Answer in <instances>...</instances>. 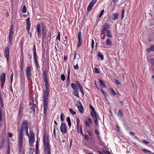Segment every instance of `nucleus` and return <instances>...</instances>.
<instances>
[{"label":"nucleus","instance_id":"nucleus-58","mask_svg":"<svg viewBox=\"0 0 154 154\" xmlns=\"http://www.w3.org/2000/svg\"><path fill=\"white\" fill-rule=\"evenodd\" d=\"M0 103H1V106L2 107H3V106H4V104H3V100H2V98H1V97H0Z\"/></svg>","mask_w":154,"mask_h":154},{"label":"nucleus","instance_id":"nucleus-59","mask_svg":"<svg viewBox=\"0 0 154 154\" xmlns=\"http://www.w3.org/2000/svg\"><path fill=\"white\" fill-rule=\"evenodd\" d=\"M33 53H36V49L35 47V45H34L33 46Z\"/></svg>","mask_w":154,"mask_h":154},{"label":"nucleus","instance_id":"nucleus-18","mask_svg":"<svg viewBox=\"0 0 154 154\" xmlns=\"http://www.w3.org/2000/svg\"><path fill=\"white\" fill-rule=\"evenodd\" d=\"M26 29H27V30H28L30 28V26H31V23L30 21V18L29 17L26 19Z\"/></svg>","mask_w":154,"mask_h":154},{"label":"nucleus","instance_id":"nucleus-3","mask_svg":"<svg viewBox=\"0 0 154 154\" xmlns=\"http://www.w3.org/2000/svg\"><path fill=\"white\" fill-rule=\"evenodd\" d=\"M43 141L45 152L50 151V148L49 143V136L48 135L45 134L44 135Z\"/></svg>","mask_w":154,"mask_h":154},{"label":"nucleus","instance_id":"nucleus-50","mask_svg":"<svg viewBox=\"0 0 154 154\" xmlns=\"http://www.w3.org/2000/svg\"><path fill=\"white\" fill-rule=\"evenodd\" d=\"M56 39L58 40L59 41H60V34L59 32H58V34L57 36Z\"/></svg>","mask_w":154,"mask_h":154},{"label":"nucleus","instance_id":"nucleus-23","mask_svg":"<svg viewBox=\"0 0 154 154\" xmlns=\"http://www.w3.org/2000/svg\"><path fill=\"white\" fill-rule=\"evenodd\" d=\"M117 115L118 117H122L124 116V112L123 110L121 109H120L117 113Z\"/></svg>","mask_w":154,"mask_h":154},{"label":"nucleus","instance_id":"nucleus-61","mask_svg":"<svg viewBox=\"0 0 154 154\" xmlns=\"http://www.w3.org/2000/svg\"><path fill=\"white\" fill-rule=\"evenodd\" d=\"M73 55L74 56L73 60H74L76 58V52L75 51H74Z\"/></svg>","mask_w":154,"mask_h":154},{"label":"nucleus","instance_id":"nucleus-57","mask_svg":"<svg viewBox=\"0 0 154 154\" xmlns=\"http://www.w3.org/2000/svg\"><path fill=\"white\" fill-rule=\"evenodd\" d=\"M74 68L75 70H78L79 69V67L78 64H76V65H74Z\"/></svg>","mask_w":154,"mask_h":154},{"label":"nucleus","instance_id":"nucleus-5","mask_svg":"<svg viewBox=\"0 0 154 154\" xmlns=\"http://www.w3.org/2000/svg\"><path fill=\"white\" fill-rule=\"evenodd\" d=\"M60 129L61 132L63 134L64 137L66 138L64 134L67 133V130L66 125L64 122H63L61 123Z\"/></svg>","mask_w":154,"mask_h":154},{"label":"nucleus","instance_id":"nucleus-11","mask_svg":"<svg viewBox=\"0 0 154 154\" xmlns=\"http://www.w3.org/2000/svg\"><path fill=\"white\" fill-rule=\"evenodd\" d=\"M26 76L27 79L29 80L31 76V69L29 67L27 66L26 69Z\"/></svg>","mask_w":154,"mask_h":154},{"label":"nucleus","instance_id":"nucleus-22","mask_svg":"<svg viewBox=\"0 0 154 154\" xmlns=\"http://www.w3.org/2000/svg\"><path fill=\"white\" fill-rule=\"evenodd\" d=\"M105 35L107 37L112 38V36L111 31L110 30H108L105 31Z\"/></svg>","mask_w":154,"mask_h":154},{"label":"nucleus","instance_id":"nucleus-49","mask_svg":"<svg viewBox=\"0 0 154 154\" xmlns=\"http://www.w3.org/2000/svg\"><path fill=\"white\" fill-rule=\"evenodd\" d=\"M122 15L121 16V19H122L125 16L124 15V9H122Z\"/></svg>","mask_w":154,"mask_h":154},{"label":"nucleus","instance_id":"nucleus-8","mask_svg":"<svg viewBox=\"0 0 154 154\" xmlns=\"http://www.w3.org/2000/svg\"><path fill=\"white\" fill-rule=\"evenodd\" d=\"M0 81L1 84V88H3L4 85L5 81V73H2L0 76Z\"/></svg>","mask_w":154,"mask_h":154},{"label":"nucleus","instance_id":"nucleus-1","mask_svg":"<svg viewBox=\"0 0 154 154\" xmlns=\"http://www.w3.org/2000/svg\"><path fill=\"white\" fill-rule=\"evenodd\" d=\"M21 127L19 130L18 134V150L20 152L22 150L23 139V131L25 129H28V122L27 120H24L21 123Z\"/></svg>","mask_w":154,"mask_h":154},{"label":"nucleus","instance_id":"nucleus-34","mask_svg":"<svg viewBox=\"0 0 154 154\" xmlns=\"http://www.w3.org/2000/svg\"><path fill=\"white\" fill-rule=\"evenodd\" d=\"M147 51L148 52L150 51H154V45H151L150 47L147 49Z\"/></svg>","mask_w":154,"mask_h":154},{"label":"nucleus","instance_id":"nucleus-43","mask_svg":"<svg viewBox=\"0 0 154 154\" xmlns=\"http://www.w3.org/2000/svg\"><path fill=\"white\" fill-rule=\"evenodd\" d=\"M35 67L37 68H39L40 66H39V63H38V60H34Z\"/></svg>","mask_w":154,"mask_h":154},{"label":"nucleus","instance_id":"nucleus-40","mask_svg":"<svg viewBox=\"0 0 154 154\" xmlns=\"http://www.w3.org/2000/svg\"><path fill=\"white\" fill-rule=\"evenodd\" d=\"M64 115L63 113H61V114L60 116V120L62 122H63L64 120Z\"/></svg>","mask_w":154,"mask_h":154},{"label":"nucleus","instance_id":"nucleus-14","mask_svg":"<svg viewBox=\"0 0 154 154\" xmlns=\"http://www.w3.org/2000/svg\"><path fill=\"white\" fill-rule=\"evenodd\" d=\"M11 30H10L8 35L9 42L11 45H12L13 44L14 34L13 32Z\"/></svg>","mask_w":154,"mask_h":154},{"label":"nucleus","instance_id":"nucleus-48","mask_svg":"<svg viewBox=\"0 0 154 154\" xmlns=\"http://www.w3.org/2000/svg\"><path fill=\"white\" fill-rule=\"evenodd\" d=\"M95 72L96 74H99L100 73V71L99 69L97 67H95L94 68Z\"/></svg>","mask_w":154,"mask_h":154},{"label":"nucleus","instance_id":"nucleus-12","mask_svg":"<svg viewBox=\"0 0 154 154\" xmlns=\"http://www.w3.org/2000/svg\"><path fill=\"white\" fill-rule=\"evenodd\" d=\"M4 54V57L6 58L7 61H8L9 59V50L8 47L5 48Z\"/></svg>","mask_w":154,"mask_h":154},{"label":"nucleus","instance_id":"nucleus-33","mask_svg":"<svg viewBox=\"0 0 154 154\" xmlns=\"http://www.w3.org/2000/svg\"><path fill=\"white\" fill-rule=\"evenodd\" d=\"M110 93H111L112 94L113 96H116V95H117V93L116 92L115 90L113 89V88H111L110 89Z\"/></svg>","mask_w":154,"mask_h":154},{"label":"nucleus","instance_id":"nucleus-37","mask_svg":"<svg viewBox=\"0 0 154 154\" xmlns=\"http://www.w3.org/2000/svg\"><path fill=\"white\" fill-rule=\"evenodd\" d=\"M20 69L21 70H22L23 69V59L22 60H20Z\"/></svg>","mask_w":154,"mask_h":154},{"label":"nucleus","instance_id":"nucleus-2","mask_svg":"<svg viewBox=\"0 0 154 154\" xmlns=\"http://www.w3.org/2000/svg\"><path fill=\"white\" fill-rule=\"evenodd\" d=\"M80 120L78 118H77L76 122H77V126H76V130L77 133L78 134L80 133L84 137L85 139L86 140H88L90 139L88 135L86 134H84L83 133L82 130V125H81L80 127Z\"/></svg>","mask_w":154,"mask_h":154},{"label":"nucleus","instance_id":"nucleus-53","mask_svg":"<svg viewBox=\"0 0 154 154\" xmlns=\"http://www.w3.org/2000/svg\"><path fill=\"white\" fill-rule=\"evenodd\" d=\"M87 133L88 135L90 136H92L93 135L92 133L89 130H87L86 131V132L85 133Z\"/></svg>","mask_w":154,"mask_h":154},{"label":"nucleus","instance_id":"nucleus-41","mask_svg":"<svg viewBox=\"0 0 154 154\" xmlns=\"http://www.w3.org/2000/svg\"><path fill=\"white\" fill-rule=\"evenodd\" d=\"M69 112L72 115H75L76 114V112L75 111H73L72 108H70L69 109Z\"/></svg>","mask_w":154,"mask_h":154},{"label":"nucleus","instance_id":"nucleus-17","mask_svg":"<svg viewBox=\"0 0 154 154\" xmlns=\"http://www.w3.org/2000/svg\"><path fill=\"white\" fill-rule=\"evenodd\" d=\"M44 107V114L45 117H46L48 110V103L43 102Z\"/></svg>","mask_w":154,"mask_h":154},{"label":"nucleus","instance_id":"nucleus-60","mask_svg":"<svg viewBox=\"0 0 154 154\" xmlns=\"http://www.w3.org/2000/svg\"><path fill=\"white\" fill-rule=\"evenodd\" d=\"M142 141L144 143L146 144H148L149 143V142L146 140H143Z\"/></svg>","mask_w":154,"mask_h":154},{"label":"nucleus","instance_id":"nucleus-42","mask_svg":"<svg viewBox=\"0 0 154 154\" xmlns=\"http://www.w3.org/2000/svg\"><path fill=\"white\" fill-rule=\"evenodd\" d=\"M40 24L39 23L38 24L36 27V29L37 32L41 31L40 30Z\"/></svg>","mask_w":154,"mask_h":154},{"label":"nucleus","instance_id":"nucleus-6","mask_svg":"<svg viewBox=\"0 0 154 154\" xmlns=\"http://www.w3.org/2000/svg\"><path fill=\"white\" fill-rule=\"evenodd\" d=\"M49 89H45L43 91V102H48V97L49 94Z\"/></svg>","mask_w":154,"mask_h":154},{"label":"nucleus","instance_id":"nucleus-36","mask_svg":"<svg viewBox=\"0 0 154 154\" xmlns=\"http://www.w3.org/2000/svg\"><path fill=\"white\" fill-rule=\"evenodd\" d=\"M4 144V139L3 138L0 143V148H2Z\"/></svg>","mask_w":154,"mask_h":154},{"label":"nucleus","instance_id":"nucleus-63","mask_svg":"<svg viewBox=\"0 0 154 154\" xmlns=\"http://www.w3.org/2000/svg\"><path fill=\"white\" fill-rule=\"evenodd\" d=\"M150 62L152 65H153L154 64V59H151L150 60Z\"/></svg>","mask_w":154,"mask_h":154},{"label":"nucleus","instance_id":"nucleus-25","mask_svg":"<svg viewBox=\"0 0 154 154\" xmlns=\"http://www.w3.org/2000/svg\"><path fill=\"white\" fill-rule=\"evenodd\" d=\"M35 105L34 104V102H33V104L30 108V112H31V111H32L33 112L34 114L35 113Z\"/></svg>","mask_w":154,"mask_h":154},{"label":"nucleus","instance_id":"nucleus-55","mask_svg":"<svg viewBox=\"0 0 154 154\" xmlns=\"http://www.w3.org/2000/svg\"><path fill=\"white\" fill-rule=\"evenodd\" d=\"M54 128L53 130V132L54 136L55 137H56V129H55V126H54Z\"/></svg>","mask_w":154,"mask_h":154},{"label":"nucleus","instance_id":"nucleus-9","mask_svg":"<svg viewBox=\"0 0 154 154\" xmlns=\"http://www.w3.org/2000/svg\"><path fill=\"white\" fill-rule=\"evenodd\" d=\"M97 0H92L88 5L87 8V11L89 12L92 9L93 7L94 4L97 2Z\"/></svg>","mask_w":154,"mask_h":154},{"label":"nucleus","instance_id":"nucleus-31","mask_svg":"<svg viewBox=\"0 0 154 154\" xmlns=\"http://www.w3.org/2000/svg\"><path fill=\"white\" fill-rule=\"evenodd\" d=\"M109 24L107 23H105L103 26V29L105 31L107 30V29L109 28Z\"/></svg>","mask_w":154,"mask_h":154},{"label":"nucleus","instance_id":"nucleus-30","mask_svg":"<svg viewBox=\"0 0 154 154\" xmlns=\"http://www.w3.org/2000/svg\"><path fill=\"white\" fill-rule=\"evenodd\" d=\"M45 83V89H49V84L48 83V79L44 80Z\"/></svg>","mask_w":154,"mask_h":154},{"label":"nucleus","instance_id":"nucleus-20","mask_svg":"<svg viewBox=\"0 0 154 154\" xmlns=\"http://www.w3.org/2000/svg\"><path fill=\"white\" fill-rule=\"evenodd\" d=\"M119 17V14L118 13H113L111 16V19L112 20H116L118 19Z\"/></svg>","mask_w":154,"mask_h":154},{"label":"nucleus","instance_id":"nucleus-44","mask_svg":"<svg viewBox=\"0 0 154 154\" xmlns=\"http://www.w3.org/2000/svg\"><path fill=\"white\" fill-rule=\"evenodd\" d=\"M60 78L62 81H64L65 79V75L63 74H61L60 75Z\"/></svg>","mask_w":154,"mask_h":154},{"label":"nucleus","instance_id":"nucleus-54","mask_svg":"<svg viewBox=\"0 0 154 154\" xmlns=\"http://www.w3.org/2000/svg\"><path fill=\"white\" fill-rule=\"evenodd\" d=\"M95 134L97 135V136L99 135L100 132L97 130L95 129L94 131Z\"/></svg>","mask_w":154,"mask_h":154},{"label":"nucleus","instance_id":"nucleus-45","mask_svg":"<svg viewBox=\"0 0 154 154\" xmlns=\"http://www.w3.org/2000/svg\"><path fill=\"white\" fill-rule=\"evenodd\" d=\"M114 82L117 85H121L120 82L117 79H115Z\"/></svg>","mask_w":154,"mask_h":154},{"label":"nucleus","instance_id":"nucleus-16","mask_svg":"<svg viewBox=\"0 0 154 154\" xmlns=\"http://www.w3.org/2000/svg\"><path fill=\"white\" fill-rule=\"evenodd\" d=\"M23 112V106L22 104H20L19 107L18 116L19 117L21 118L22 117Z\"/></svg>","mask_w":154,"mask_h":154},{"label":"nucleus","instance_id":"nucleus-26","mask_svg":"<svg viewBox=\"0 0 154 154\" xmlns=\"http://www.w3.org/2000/svg\"><path fill=\"white\" fill-rule=\"evenodd\" d=\"M72 88L74 90V91L79 90L76 85L74 83H72L71 84Z\"/></svg>","mask_w":154,"mask_h":154},{"label":"nucleus","instance_id":"nucleus-13","mask_svg":"<svg viewBox=\"0 0 154 154\" xmlns=\"http://www.w3.org/2000/svg\"><path fill=\"white\" fill-rule=\"evenodd\" d=\"M29 143L30 145H32L35 141V135L33 132H30V135L29 137Z\"/></svg>","mask_w":154,"mask_h":154},{"label":"nucleus","instance_id":"nucleus-38","mask_svg":"<svg viewBox=\"0 0 154 154\" xmlns=\"http://www.w3.org/2000/svg\"><path fill=\"white\" fill-rule=\"evenodd\" d=\"M84 151L86 154H94L93 153L91 152H89L90 151L88 149H85L84 150Z\"/></svg>","mask_w":154,"mask_h":154},{"label":"nucleus","instance_id":"nucleus-46","mask_svg":"<svg viewBox=\"0 0 154 154\" xmlns=\"http://www.w3.org/2000/svg\"><path fill=\"white\" fill-rule=\"evenodd\" d=\"M104 10H102L100 12V13L99 15V18H100L102 16V15L104 13Z\"/></svg>","mask_w":154,"mask_h":154},{"label":"nucleus","instance_id":"nucleus-39","mask_svg":"<svg viewBox=\"0 0 154 154\" xmlns=\"http://www.w3.org/2000/svg\"><path fill=\"white\" fill-rule=\"evenodd\" d=\"M26 5H24L23 6V8H22V12L23 13H26Z\"/></svg>","mask_w":154,"mask_h":154},{"label":"nucleus","instance_id":"nucleus-15","mask_svg":"<svg viewBox=\"0 0 154 154\" xmlns=\"http://www.w3.org/2000/svg\"><path fill=\"white\" fill-rule=\"evenodd\" d=\"M41 26L43 36L44 38H46L47 31L46 30L45 27L44 25L43 22L42 23Z\"/></svg>","mask_w":154,"mask_h":154},{"label":"nucleus","instance_id":"nucleus-47","mask_svg":"<svg viewBox=\"0 0 154 154\" xmlns=\"http://www.w3.org/2000/svg\"><path fill=\"white\" fill-rule=\"evenodd\" d=\"M34 60H37L36 53H33Z\"/></svg>","mask_w":154,"mask_h":154},{"label":"nucleus","instance_id":"nucleus-27","mask_svg":"<svg viewBox=\"0 0 154 154\" xmlns=\"http://www.w3.org/2000/svg\"><path fill=\"white\" fill-rule=\"evenodd\" d=\"M106 43L108 45L110 46L112 45V43L109 38H107L106 41Z\"/></svg>","mask_w":154,"mask_h":154},{"label":"nucleus","instance_id":"nucleus-51","mask_svg":"<svg viewBox=\"0 0 154 154\" xmlns=\"http://www.w3.org/2000/svg\"><path fill=\"white\" fill-rule=\"evenodd\" d=\"M13 72H12L11 74V90L12 91H13V90H12V88L11 84H12V81H13Z\"/></svg>","mask_w":154,"mask_h":154},{"label":"nucleus","instance_id":"nucleus-19","mask_svg":"<svg viewBox=\"0 0 154 154\" xmlns=\"http://www.w3.org/2000/svg\"><path fill=\"white\" fill-rule=\"evenodd\" d=\"M99 82L100 83V87L103 88H106L107 87L104 81L101 80V79H99Z\"/></svg>","mask_w":154,"mask_h":154},{"label":"nucleus","instance_id":"nucleus-10","mask_svg":"<svg viewBox=\"0 0 154 154\" xmlns=\"http://www.w3.org/2000/svg\"><path fill=\"white\" fill-rule=\"evenodd\" d=\"M77 36L78 38V41L77 45V47L79 48L82 45V43L83 42L82 38H81L82 32L81 31H80L79 32L77 35Z\"/></svg>","mask_w":154,"mask_h":154},{"label":"nucleus","instance_id":"nucleus-28","mask_svg":"<svg viewBox=\"0 0 154 154\" xmlns=\"http://www.w3.org/2000/svg\"><path fill=\"white\" fill-rule=\"evenodd\" d=\"M97 57L98 58H100L102 60H103L104 56L103 54L100 52H98Z\"/></svg>","mask_w":154,"mask_h":154},{"label":"nucleus","instance_id":"nucleus-4","mask_svg":"<svg viewBox=\"0 0 154 154\" xmlns=\"http://www.w3.org/2000/svg\"><path fill=\"white\" fill-rule=\"evenodd\" d=\"M90 113L95 124L96 125L98 126L99 125L98 120L100 119L98 114L96 112H95L94 113L90 112Z\"/></svg>","mask_w":154,"mask_h":154},{"label":"nucleus","instance_id":"nucleus-32","mask_svg":"<svg viewBox=\"0 0 154 154\" xmlns=\"http://www.w3.org/2000/svg\"><path fill=\"white\" fill-rule=\"evenodd\" d=\"M143 152L145 153H147L148 154H152V152L150 151L145 149H142Z\"/></svg>","mask_w":154,"mask_h":154},{"label":"nucleus","instance_id":"nucleus-21","mask_svg":"<svg viewBox=\"0 0 154 154\" xmlns=\"http://www.w3.org/2000/svg\"><path fill=\"white\" fill-rule=\"evenodd\" d=\"M76 84L77 85L79 89L80 90V91H81V92L83 94V95H84V92L82 88V85H81L80 83L78 82L77 81L76 82Z\"/></svg>","mask_w":154,"mask_h":154},{"label":"nucleus","instance_id":"nucleus-52","mask_svg":"<svg viewBox=\"0 0 154 154\" xmlns=\"http://www.w3.org/2000/svg\"><path fill=\"white\" fill-rule=\"evenodd\" d=\"M90 108L92 110V112H91L94 113L95 112H96L94 108L91 105H90Z\"/></svg>","mask_w":154,"mask_h":154},{"label":"nucleus","instance_id":"nucleus-56","mask_svg":"<svg viewBox=\"0 0 154 154\" xmlns=\"http://www.w3.org/2000/svg\"><path fill=\"white\" fill-rule=\"evenodd\" d=\"M100 90L101 92L105 96L106 94V93L105 92V91L103 89H100Z\"/></svg>","mask_w":154,"mask_h":154},{"label":"nucleus","instance_id":"nucleus-29","mask_svg":"<svg viewBox=\"0 0 154 154\" xmlns=\"http://www.w3.org/2000/svg\"><path fill=\"white\" fill-rule=\"evenodd\" d=\"M78 109L79 111V112L81 113H82L83 112L84 109L83 107V106L81 103H80V106H78Z\"/></svg>","mask_w":154,"mask_h":154},{"label":"nucleus","instance_id":"nucleus-62","mask_svg":"<svg viewBox=\"0 0 154 154\" xmlns=\"http://www.w3.org/2000/svg\"><path fill=\"white\" fill-rule=\"evenodd\" d=\"M91 42H92V45H91L92 48V49H94V40L93 39L92 40Z\"/></svg>","mask_w":154,"mask_h":154},{"label":"nucleus","instance_id":"nucleus-64","mask_svg":"<svg viewBox=\"0 0 154 154\" xmlns=\"http://www.w3.org/2000/svg\"><path fill=\"white\" fill-rule=\"evenodd\" d=\"M103 152L105 154H111L110 152L109 151H103Z\"/></svg>","mask_w":154,"mask_h":154},{"label":"nucleus","instance_id":"nucleus-7","mask_svg":"<svg viewBox=\"0 0 154 154\" xmlns=\"http://www.w3.org/2000/svg\"><path fill=\"white\" fill-rule=\"evenodd\" d=\"M84 122L86 125L88 127H91L93 124L92 119L88 117L86 118L84 120Z\"/></svg>","mask_w":154,"mask_h":154},{"label":"nucleus","instance_id":"nucleus-35","mask_svg":"<svg viewBox=\"0 0 154 154\" xmlns=\"http://www.w3.org/2000/svg\"><path fill=\"white\" fill-rule=\"evenodd\" d=\"M78 91H79V90L74 91L73 94L74 95H75L76 97H79V95Z\"/></svg>","mask_w":154,"mask_h":154},{"label":"nucleus","instance_id":"nucleus-24","mask_svg":"<svg viewBox=\"0 0 154 154\" xmlns=\"http://www.w3.org/2000/svg\"><path fill=\"white\" fill-rule=\"evenodd\" d=\"M48 74V71L45 70L43 72V74L44 77V80H46L47 79V74Z\"/></svg>","mask_w":154,"mask_h":154}]
</instances>
